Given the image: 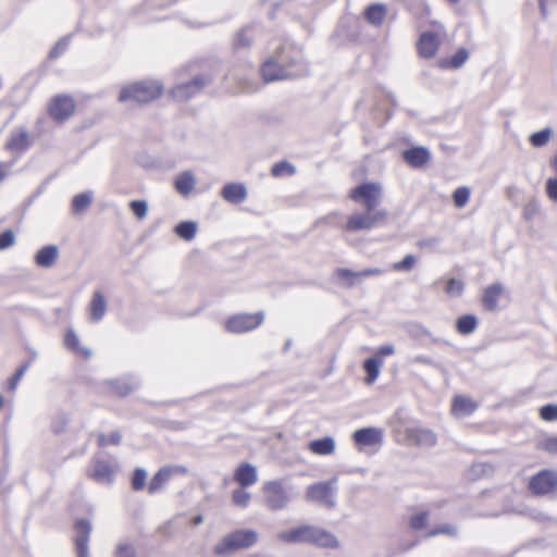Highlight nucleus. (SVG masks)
I'll list each match as a JSON object with an SVG mask.
<instances>
[{
  "label": "nucleus",
  "instance_id": "nucleus-1",
  "mask_svg": "<svg viewBox=\"0 0 557 557\" xmlns=\"http://www.w3.org/2000/svg\"><path fill=\"white\" fill-rule=\"evenodd\" d=\"M300 63V52L289 44L280 46L260 67L264 83L290 79L298 76L296 67Z\"/></svg>",
  "mask_w": 557,
  "mask_h": 557
},
{
  "label": "nucleus",
  "instance_id": "nucleus-2",
  "mask_svg": "<svg viewBox=\"0 0 557 557\" xmlns=\"http://www.w3.org/2000/svg\"><path fill=\"white\" fill-rule=\"evenodd\" d=\"M430 29L420 32L416 41V51L420 59L430 60L437 55L447 37V30L437 20L430 21Z\"/></svg>",
  "mask_w": 557,
  "mask_h": 557
},
{
  "label": "nucleus",
  "instance_id": "nucleus-3",
  "mask_svg": "<svg viewBox=\"0 0 557 557\" xmlns=\"http://www.w3.org/2000/svg\"><path fill=\"white\" fill-rule=\"evenodd\" d=\"M163 94V86L158 81H138L123 86L119 94L120 102L134 101L149 103L159 99Z\"/></svg>",
  "mask_w": 557,
  "mask_h": 557
},
{
  "label": "nucleus",
  "instance_id": "nucleus-4",
  "mask_svg": "<svg viewBox=\"0 0 557 557\" xmlns=\"http://www.w3.org/2000/svg\"><path fill=\"white\" fill-rule=\"evenodd\" d=\"M258 532L252 529H236L224 535L214 546L218 556H228L238 550L248 549L257 544Z\"/></svg>",
  "mask_w": 557,
  "mask_h": 557
},
{
  "label": "nucleus",
  "instance_id": "nucleus-5",
  "mask_svg": "<svg viewBox=\"0 0 557 557\" xmlns=\"http://www.w3.org/2000/svg\"><path fill=\"white\" fill-rule=\"evenodd\" d=\"M262 500L271 511H280L287 508L290 495L284 480H269L261 486Z\"/></svg>",
  "mask_w": 557,
  "mask_h": 557
},
{
  "label": "nucleus",
  "instance_id": "nucleus-6",
  "mask_svg": "<svg viewBox=\"0 0 557 557\" xmlns=\"http://www.w3.org/2000/svg\"><path fill=\"white\" fill-rule=\"evenodd\" d=\"M528 491L534 496H547L557 493V470L542 469L530 476Z\"/></svg>",
  "mask_w": 557,
  "mask_h": 557
},
{
  "label": "nucleus",
  "instance_id": "nucleus-7",
  "mask_svg": "<svg viewBox=\"0 0 557 557\" xmlns=\"http://www.w3.org/2000/svg\"><path fill=\"white\" fill-rule=\"evenodd\" d=\"M386 219L387 213L383 210L376 212L367 210L363 213H354L349 215L342 228L348 233L367 231L384 223Z\"/></svg>",
  "mask_w": 557,
  "mask_h": 557
},
{
  "label": "nucleus",
  "instance_id": "nucleus-8",
  "mask_svg": "<svg viewBox=\"0 0 557 557\" xmlns=\"http://www.w3.org/2000/svg\"><path fill=\"white\" fill-rule=\"evenodd\" d=\"M382 196V187L379 183L367 182L350 189L348 197L356 203H361L368 211L379 205Z\"/></svg>",
  "mask_w": 557,
  "mask_h": 557
},
{
  "label": "nucleus",
  "instance_id": "nucleus-9",
  "mask_svg": "<svg viewBox=\"0 0 557 557\" xmlns=\"http://www.w3.org/2000/svg\"><path fill=\"white\" fill-rule=\"evenodd\" d=\"M49 116L57 123H63L74 115L76 102L73 96L58 94L53 96L47 107Z\"/></svg>",
  "mask_w": 557,
  "mask_h": 557
},
{
  "label": "nucleus",
  "instance_id": "nucleus-10",
  "mask_svg": "<svg viewBox=\"0 0 557 557\" xmlns=\"http://www.w3.org/2000/svg\"><path fill=\"white\" fill-rule=\"evenodd\" d=\"M263 322V313H237L225 321V329L230 333H246L257 329Z\"/></svg>",
  "mask_w": 557,
  "mask_h": 557
},
{
  "label": "nucleus",
  "instance_id": "nucleus-11",
  "mask_svg": "<svg viewBox=\"0 0 557 557\" xmlns=\"http://www.w3.org/2000/svg\"><path fill=\"white\" fill-rule=\"evenodd\" d=\"M210 81L211 78L209 76L200 75L187 83L174 86L170 94L174 100L186 101L199 94L210 83Z\"/></svg>",
  "mask_w": 557,
  "mask_h": 557
},
{
  "label": "nucleus",
  "instance_id": "nucleus-12",
  "mask_svg": "<svg viewBox=\"0 0 557 557\" xmlns=\"http://www.w3.org/2000/svg\"><path fill=\"white\" fill-rule=\"evenodd\" d=\"M187 469L183 466H165L160 468L151 478L147 485V492L152 495L161 491L166 483L174 476L186 474Z\"/></svg>",
  "mask_w": 557,
  "mask_h": 557
},
{
  "label": "nucleus",
  "instance_id": "nucleus-13",
  "mask_svg": "<svg viewBox=\"0 0 557 557\" xmlns=\"http://www.w3.org/2000/svg\"><path fill=\"white\" fill-rule=\"evenodd\" d=\"M334 481L318 482L307 487L306 497L308 500L320 503L326 506L334 505Z\"/></svg>",
  "mask_w": 557,
  "mask_h": 557
},
{
  "label": "nucleus",
  "instance_id": "nucleus-14",
  "mask_svg": "<svg viewBox=\"0 0 557 557\" xmlns=\"http://www.w3.org/2000/svg\"><path fill=\"white\" fill-rule=\"evenodd\" d=\"M313 531V524H300L280 532L277 537L286 544H311Z\"/></svg>",
  "mask_w": 557,
  "mask_h": 557
},
{
  "label": "nucleus",
  "instance_id": "nucleus-15",
  "mask_svg": "<svg viewBox=\"0 0 557 557\" xmlns=\"http://www.w3.org/2000/svg\"><path fill=\"white\" fill-rule=\"evenodd\" d=\"M63 345L78 359L88 360L92 356L91 349L81 343L78 334L72 327L65 330Z\"/></svg>",
  "mask_w": 557,
  "mask_h": 557
},
{
  "label": "nucleus",
  "instance_id": "nucleus-16",
  "mask_svg": "<svg viewBox=\"0 0 557 557\" xmlns=\"http://www.w3.org/2000/svg\"><path fill=\"white\" fill-rule=\"evenodd\" d=\"M352 440L359 448L379 446L383 441V431L376 428H363L354 432Z\"/></svg>",
  "mask_w": 557,
  "mask_h": 557
},
{
  "label": "nucleus",
  "instance_id": "nucleus-17",
  "mask_svg": "<svg viewBox=\"0 0 557 557\" xmlns=\"http://www.w3.org/2000/svg\"><path fill=\"white\" fill-rule=\"evenodd\" d=\"M74 529L76 532L74 543L78 557H88V542L91 532L90 523L85 519H79L75 522Z\"/></svg>",
  "mask_w": 557,
  "mask_h": 557
},
{
  "label": "nucleus",
  "instance_id": "nucleus-18",
  "mask_svg": "<svg viewBox=\"0 0 557 557\" xmlns=\"http://www.w3.org/2000/svg\"><path fill=\"white\" fill-rule=\"evenodd\" d=\"M114 467L104 459H96L92 461L91 469L87 475L96 482L111 483L114 479Z\"/></svg>",
  "mask_w": 557,
  "mask_h": 557
},
{
  "label": "nucleus",
  "instance_id": "nucleus-19",
  "mask_svg": "<svg viewBox=\"0 0 557 557\" xmlns=\"http://www.w3.org/2000/svg\"><path fill=\"white\" fill-rule=\"evenodd\" d=\"M32 146V138L24 128L13 131L5 143V149L11 152H25Z\"/></svg>",
  "mask_w": 557,
  "mask_h": 557
},
{
  "label": "nucleus",
  "instance_id": "nucleus-20",
  "mask_svg": "<svg viewBox=\"0 0 557 557\" xmlns=\"http://www.w3.org/2000/svg\"><path fill=\"white\" fill-rule=\"evenodd\" d=\"M406 441L414 446H433L436 444V435L428 429L411 428L406 431Z\"/></svg>",
  "mask_w": 557,
  "mask_h": 557
},
{
  "label": "nucleus",
  "instance_id": "nucleus-21",
  "mask_svg": "<svg viewBox=\"0 0 557 557\" xmlns=\"http://www.w3.org/2000/svg\"><path fill=\"white\" fill-rule=\"evenodd\" d=\"M233 479L240 487H249L258 481L257 468L248 462H243L235 469Z\"/></svg>",
  "mask_w": 557,
  "mask_h": 557
},
{
  "label": "nucleus",
  "instance_id": "nucleus-22",
  "mask_svg": "<svg viewBox=\"0 0 557 557\" xmlns=\"http://www.w3.org/2000/svg\"><path fill=\"white\" fill-rule=\"evenodd\" d=\"M479 405L469 396L456 395L451 400L450 411L455 417H465L472 414Z\"/></svg>",
  "mask_w": 557,
  "mask_h": 557
},
{
  "label": "nucleus",
  "instance_id": "nucleus-23",
  "mask_svg": "<svg viewBox=\"0 0 557 557\" xmlns=\"http://www.w3.org/2000/svg\"><path fill=\"white\" fill-rule=\"evenodd\" d=\"M310 545L324 549H337L339 547V541L332 532L314 525Z\"/></svg>",
  "mask_w": 557,
  "mask_h": 557
},
{
  "label": "nucleus",
  "instance_id": "nucleus-24",
  "mask_svg": "<svg viewBox=\"0 0 557 557\" xmlns=\"http://www.w3.org/2000/svg\"><path fill=\"white\" fill-rule=\"evenodd\" d=\"M504 295V286L500 283H494L486 286L482 294V306L487 311H494L497 309V305L502 296Z\"/></svg>",
  "mask_w": 557,
  "mask_h": 557
},
{
  "label": "nucleus",
  "instance_id": "nucleus-25",
  "mask_svg": "<svg viewBox=\"0 0 557 557\" xmlns=\"http://www.w3.org/2000/svg\"><path fill=\"white\" fill-rule=\"evenodd\" d=\"M469 59V51L467 48H458L451 55L441 58L437 61V67L441 70H458Z\"/></svg>",
  "mask_w": 557,
  "mask_h": 557
},
{
  "label": "nucleus",
  "instance_id": "nucleus-26",
  "mask_svg": "<svg viewBox=\"0 0 557 557\" xmlns=\"http://www.w3.org/2000/svg\"><path fill=\"white\" fill-rule=\"evenodd\" d=\"M404 161L411 168H422L430 160V152L424 147H412L403 152Z\"/></svg>",
  "mask_w": 557,
  "mask_h": 557
},
{
  "label": "nucleus",
  "instance_id": "nucleus-27",
  "mask_svg": "<svg viewBox=\"0 0 557 557\" xmlns=\"http://www.w3.org/2000/svg\"><path fill=\"white\" fill-rule=\"evenodd\" d=\"M224 200L231 203H240L247 197V190L244 185L238 183H228L221 190Z\"/></svg>",
  "mask_w": 557,
  "mask_h": 557
},
{
  "label": "nucleus",
  "instance_id": "nucleus-28",
  "mask_svg": "<svg viewBox=\"0 0 557 557\" xmlns=\"http://www.w3.org/2000/svg\"><path fill=\"white\" fill-rule=\"evenodd\" d=\"M335 442L331 436L310 441L307 445L308 450L318 456H329L335 451Z\"/></svg>",
  "mask_w": 557,
  "mask_h": 557
},
{
  "label": "nucleus",
  "instance_id": "nucleus-29",
  "mask_svg": "<svg viewBox=\"0 0 557 557\" xmlns=\"http://www.w3.org/2000/svg\"><path fill=\"white\" fill-rule=\"evenodd\" d=\"M58 257V247L54 245H48L44 246L37 251L35 256V262L38 267L50 268L57 262Z\"/></svg>",
  "mask_w": 557,
  "mask_h": 557
},
{
  "label": "nucleus",
  "instance_id": "nucleus-30",
  "mask_svg": "<svg viewBox=\"0 0 557 557\" xmlns=\"http://www.w3.org/2000/svg\"><path fill=\"white\" fill-rule=\"evenodd\" d=\"M90 320L97 322L101 320L107 310V301L104 295L100 290H96L88 306Z\"/></svg>",
  "mask_w": 557,
  "mask_h": 557
},
{
  "label": "nucleus",
  "instance_id": "nucleus-31",
  "mask_svg": "<svg viewBox=\"0 0 557 557\" xmlns=\"http://www.w3.org/2000/svg\"><path fill=\"white\" fill-rule=\"evenodd\" d=\"M386 7L382 3H373L364 11V18L374 26H381L386 17Z\"/></svg>",
  "mask_w": 557,
  "mask_h": 557
},
{
  "label": "nucleus",
  "instance_id": "nucleus-32",
  "mask_svg": "<svg viewBox=\"0 0 557 557\" xmlns=\"http://www.w3.org/2000/svg\"><path fill=\"white\" fill-rule=\"evenodd\" d=\"M479 325L478 318L474 314L460 315L455 323L457 333L460 335H469L473 333Z\"/></svg>",
  "mask_w": 557,
  "mask_h": 557
},
{
  "label": "nucleus",
  "instance_id": "nucleus-33",
  "mask_svg": "<svg viewBox=\"0 0 557 557\" xmlns=\"http://www.w3.org/2000/svg\"><path fill=\"white\" fill-rule=\"evenodd\" d=\"M382 360L380 359H375L373 357L371 358H368L363 361V370L366 372V377H364V382L367 384H372L376 381V379L379 377V374H380V369L382 367Z\"/></svg>",
  "mask_w": 557,
  "mask_h": 557
},
{
  "label": "nucleus",
  "instance_id": "nucleus-34",
  "mask_svg": "<svg viewBox=\"0 0 557 557\" xmlns=\"http://www.w3.org/2000/svg\"><path fill=\"white\" fill-rule=\"evenodd\" d=\"M175 189L183 196H188L190 191L195 187V178L191 173L184 172L181 173L175 182H174Z\"/></svg>",
  "mask_w": 557,
  "mask_h": 557
},
{
  "label": "nucleus",
  "instance_id": "nucleus-35",
  "mask_svg": "<svg viewBox=\"0 0 557 557\" xmlns=\"http://www.w3.org/2000/svg\"><path fill=\"white\" fill-rule=\"evenodd\" d=\"M334 276L343 286L347 288L354 287L359 280L357 272L346 268H337L334 271Z\"/></svg>",
  "mask_w": 557,
  "mask_h": 557
},
{
  "label": "nucleus",
  "instance_id": "nucleus-36",
  "mask_svg": "<svg viewBox=\"0 0 557 557\" xmlns=\"http://www.w3.org/2000/svg\"><path fill=\"white\" fill-rule=\"evenodd\" d=\"M122 442V433L119 430L112 431L111 433H99L97 434V446L101 449L108 446H119Z\"/></svg>",
  "mask_w": 557,
  "mask_h": 557
},
{
  "label": "nucleus",
  "instance_id": "nucleus-37",
  "mask_svg": "<svg viewBox=\"0 0 557 557\" xmlns=\"http://www.w3.org/2000/svg\"><path fill=\"white\" fill-rule=\"evenodd\" d=\"M91 203V197L87 193H82L72 199L71 209L74 214H81L86 211Z\"/></svg>",
  "mask_w": 557,
  "mask_h": 557
},
{
  "label": "nucleus",
  "instance_id": "nucleus-38",
  "mask_svg": "<svg viewBox=\"0 0 557 557\" xmlns=\"http://www.w3.org/2000/svg\"><path fill=\"white\" fill-rule=\"evenodd\" d=\"M430 513L429 511H418L408 519L409 528L414 531H421L428 528Z\"/></svg>",
  "mask_w": 557,
  "mask_h": 557
},
{
  "label": "nucleus",
  "instance_id": "nucleus-39",
  "mask_svg": "<svg viewBox=\"0 0 557 557\" xmlns=\"http://www.w3.org/2000/svg\"><path fill=\"white\" fill-rule=\"evenodd\" d=\"M253 41L251 29L243 28L236 33L233 39V46L236 49L247 48Z\"/></svg>",
  "mask_w": 557,
  "mask_h": 557
},
{
  "label": "nucleus",
  "instance_id": "nucleus-40",
  "mask_svg": "<svg viewBox=\"0 0 557 557\" xmlns=\"http://www.w3.org/2000/svg\"><path fill=\"white\" fill-rule=\"evenodd\" d=\"M247 487H239L232 492V503L239 508L248 507L251 495L246 491Z\"/></svg>",
  "mask_w": 557,
  "mask_h": 557
},
{
  "label": "nucleus",
  "instance_id": "nucleus-41",
  "mask_svg": "<svg viewBox=\"0 0 557 557\" xmlns=\"http://www.w3.org/2000/svg\"><path fill=\"white\" fill-rule=\"evenodd\" d=\"M196 224L194 222H181L175 227V233L183 239L191 240L196 235Z\"/></svg>",
  "mask_w": 557,
  "mask_h": 557
},
{
  "label": "nucleus",
  "instance_id": "nucleus-42",
  "mask_svg": "<svg viewBox=\"0 0 557 557\" xmlns=\"http://www.w3.org/2000/svg\"><path fill=\"white\" fill-rule=\"evenodd\" d=\"M550 138H552V131L549 128H544V129L533 133L530 136L529 140L533 147L539 148V147L545 146L549 141Z\"/></svg>",
  "mask_w": 557,
  "mask_h": 557
},
{
  "label": "nucleus",
  "instance_id": "nucleus-43",
  "mask_svg": "<svg viewBox=\"0 0 557 557\" xmlns=\"http://www.w3.org/2000/svg\"><path fill=\"white\" fill-rule=\"evenodd\" d=\"M147 472L143 468H136L133 471L131 485L132 490L139 492L146 486Z\"/></svg>",
  "mask_w": 557,
  "mask_h": 557
},
{
  "label": "nucleus",
  "instance_id": "nucleus-44",
  "mask_svg": "<svg viewBox=\"0 0 557 557\" xmlns=\"http://www.w3.org/2000/svg\"><path fill=\"white\" fill-rule=\"evenodd\" d=\"M295 173V168L287 161H280L273 164L271 174L274 177L290 176Z\"/></svg>",
  "mask_w": 557,
  "mask_h": 557
},
{
  "label": "nucleus",
  "instance_id": "nucleus-45",
  "mask_svg": "<svg viewBox=\"0 0 557 557\" xmlns=\"http://www.w3.org/2000/svg\"><path fill=\"white\" fill-rule=\"evenodd\" d=\"M470 195H471V191L468 187H466V186L458 187L453 193V201H454L455 207L463 208L468 203V201L470 199Z\"/></svg>",
  "mask_w": 557,
  "mask_h": 557
},
{
  "label": "nucleus",
  "instance_id": "nucleus-46",
  "mask_svg": "<svg viewBox=\"0 0 557 557\" xmlns=\"http://www.w3.org/2000/svg\"><path fill=\"white\" fill-rule=\"evenodd\" d=\"M465 289V283L458 278H449L446 282L445 292L449 296H460Z\"/></svg>",
  "mask_w": 557,
  "mask_h": 557
},
{
  "label": "nucleus",
  "instance_id": "nucleus-47",
  "mask_svg": "<svg viewBox=\"0 0 557 557\" xmlns=\"http://www.w3.org/2000/svg\"><path fill=\"white\" fill-rule=\"evenodd\" d=\"M540 417L542 420L547 422L557 421V405L548 404L542 406L540 409Z\"/></svg>",
  "mask_w": 557,
  "mask_h": 557
},
{
  "label": "nucleus",
  "instance_id": "nucleus-48",
  "mask_svg": "<svg viewBox=\"0 0 557 557\" xmlns=\"http://www.w3.org/2000/svg\"><path fill=\"white\" fill-rule=\"evenodd\" d=\"M456 528L450 525V524H443V525H440V527H435V528H432L430 530H428V532L425 533V536L426 537H433V536H436V535H440V534H446V535H449V536H454L456 535Z\"/></svg>",
  "mask_w": 557,
  "mask_h": 557
},
{
  "label": "nucleus",
  "instance_id": "nucleus-49",
  "mask_svg": "<svg viewBox=\"0 0 557 557\" xmlns=\"http://www.w3.org/2000/svg\"><path fill=\"white\" fill-rule=\"evenodd\" d=\"M27 370V364L21 366L15 373L8 380L7 382V389L10 392H14L18 382L23 377L24 373Z\"/></svg>",
  "mask_w": 557,
  "mask_h": 557
},
{
  "label": "nucleus",
  "instance_id": "nucleus-50",
  "mask_svg": "<svg viewBox=\"0 0 557 557\" xmlns=\"http://www.w3.org/2000/svg\"><path fill=\"white\" fill-rule=\"evenodd\" d=\"M129 208L139 220L147 215L148 208L145 200H133L129 202Z\"/></svg>",
  "mask_w": 557,
  "mask_h": 557
},
{
  "label": "nucleus",
  "instance_id": "nucleus-51",
  "mask_svg": "<svg viewBox=\"0 0 557 557\" xmlns=\"http://www.w3.org/2000/svg\"><path fill=\"white\" fill-rule=\"evenodd\" d=\"M416 258L412 255L406 256L401 261L395 262L392 268L395 271H409L413 268Z\"/></svg>",
  "mask_w": 557,
  "mask_h": 557
},
{
  "label": "nucleus",
  "instance_id": "nucleus-52",
  "mask_svg": "<svg viewBox=\"0 0 557 557\" xmlns=\"http://www.w3.org/2000/svg\"><path fill=\"white\" fill-rule=\"evenodd\" d=\"M15 244V234L12 230H5L0 234V250L7 249Z\"/></svg>",
  "mask_w": 557,
  "mask_h": 557
},
{
  "label": "nucleus",
  "instance_id": "nucleus-53",
  "mask_svg": "<svg viewBox=\"0 0 557 557\" xmlns=\"http://www.w3.org/2000/svg\"><path fill=\"white\" fill-rule=\"evenodd\" d=\"M541 448L552 455H557V436L546 437L541 443Z\"/></svg>",
  "mask_w": 557,
  "mask_h": 557
},
{
  "label": "nucleus",
  "instance_id": "nucleus-54",
  "mask_svg": "<svg viewBox=\"0 0 557 557\" xmlns=\"http://www.w3.org/2000/svg\"><path fill=\"white\" fill-rule=\"evenodd\" d=\"M135 548L129 544H121L116 548L115 557H135Z\"/></svg>",
  "mask_w": 557,
  "mask_h": 557
},
{
  "label": "nucleus",
  "instance_id": "nucleus-55",
  "mask_svg": "<svg viewBox=\"0 0 557 557\" xmlns=\"http://www.w3.org/2000/svg\"><path fill=\"white\" fill-rule=\"evenodd\" d=\"M547 197L557 202V178H548L546 182Z\"/></svg>",
  "mask_w": 557,
  "mask_h": 557
},
{
  "label": "nucleus",
  "instance_id": "nucleus-56",
  "mask_svg": "<svg viewBox=\"0 0 557 557\" xmlns=\"http://www.w3.org/2000/svg\"><path fill=\"white\" fill-rule=\"evenodd\" d=\"M394 354V347L392 345H384L377 348L373 358L380 359L383 361L384 357L391 356Z\"/></svg>",
  "mask_w": 557,
  "mask_h": 557
},
{
  "label": "nucleus",
  "instance_id": "nucleus-57",
  "mask_svg": "<svg viewBox=\"0 0 557 557\" xmlns=\"http://www.w3.org/2000/svg\"><path fill=\"white\" fill-rule=\"evenodd\" d=\"M358 277H368V276H374L380 275L383 273V271L379 268H371V269H364L361 271H358Z\"/></svg>",
  "mask_w": 557,
  "mask_h": 557
},
{
  "label": "nucleus",
  "instance_id": "nucleus-58",
  "mask_svg": "<svg viewBox=\"0 0 557 557\" xmlns=\"http://www.w3.org/2000/svg\"><path fill=\"white\" fill-rule=\"evenodd\" d=\"M9 172V166L4 163L0 162V183L7 177Z\"/></svg>",
  "mask_w": 557,
  "mask_h": 557
},
{
  "label": "nucleus",
  "instance_id": "nucleus-59",
  "mask_svg": "<svg viewBox=\"0 0 557 557\" xmlns=\"http://www.w3.org/2000/svg\"><path fill=\"white\" fill-rule=\"evenodd\" d=\"M417 544H418V541H414L411 544L404 546L403 549L408 550V549L412 548L413 546H416Z\"/></svg>",
  "mask_w": 557,
  "mask_h": 557
},
{
  "label": "nucleus",
  "instance_id": "nucleus-60",
  "mask_svg": "<svg viewBox=\"0 0 557 557\" xmlns=\"http://www.w3.org/2000/svg\"><path fill=\"white\" fill-rule=\"evenodd\" d=\"M193 522L194 524H199L202 522V517L201 516H197L193 519Z\"/></svg>",
  "mask_w": 557,
  "mask_h": 557
},
{
  "label": "nucleus",
  "instance_id": "nucleus-61",
  "mask_svg": "<svg viewBox=\"0 0 557 557\" xmlns=\"http://www.w3.org/2000/svg\"><path fill=\"white\" fill-rule=\"evenodd\" d=\"M552 165H553L554 170L557 172V154L554 157V159L552 161Z\"/></svg>",
  "mask_w": 557,
  "mask_h": 557
},
{
  "label": "nucleus",
  "instance_id": "nucleus-62",
  "mask_svg": "<svg viewBox=\"0 0 557 557\" xmlns=\"http://www.w3.org/2000/svg\"><path fill=\"white\" fill-rule=\"evenodd\" d=\"M4 404L3 397L0 395V410L2 409Z\"/></svg>",
  "mask_w": 557,
  "mask_h": 557
},
{
  "label": "nucleus",
  "instance_id": "nucleus-63",
  "mask_svg": "<svg viewBox=\"0 0 557 557\" xmlns=\"http://www.w3.org/2000/svg\"><path fill=\"white\" fill-rule=\"evenodd\" d=\"M447 1L450 2V3H457L458 2V0H447Z\"/></svg>",
  "mask_w": 557,
  "mask_h": 557
}]
</instances>
